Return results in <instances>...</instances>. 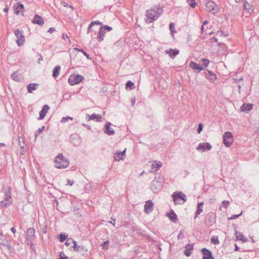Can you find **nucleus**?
I'll return each instance as SVG.
<instances>
[{
  "instance_id": "nucleus-48",
  "label": "nucleus",
  "mask_w": 259,
  "mask_h": 259,
  "mask_svg": "<svg viewBox=\"0 0 259 259\" xmlns=\"http://www.w3.org/2000/svg\"><path fill=\"white\" fill-rule=\"evenodd\" d=\"M190 3L189 4V5L192 8H195V7L196 5V3L195 2V0H190Z\"/></svg>"
},
{
  "instance_id": "nucleus-34",
  "label": "nucleus",
  "mask_w": 259,
  "mask_h": 259,
  "mask_svg": "<svg viewBox=\"0 0 259 259\" xmlns=\"http://www.w3.org/2000/svg\"><path fill=\"white\" fill-rule=\"evenodd\" d=\"M8 241L6 237L0 232V244L2 245H6V243Z\"/></svg>"
},
{
  "instance_id": "nucleus-5",
  "label": "nucleus",
  "mask_w": 259,
  "mask_h": 259,
  "mask_svg": "<svg viewBox=\"0 0 259 259\" xmlns=\"http://www.w3.org/2000/svg\"><path fill=\"white\" fill-rule=\"evenodd\" d=\"M146 17L148 18V19H146V22L147 23H151L152 21L156 20L158 19L159 14H158L157 12L154 10H147Z\"/></svg>"
},
{
  "instance_id": "nucleus-51",
  "label": "nucleus",
  "mask_w": 259,
  "mask_h": 259,
  "mask_svg": "<svg viewBox=\"0 0 259 259\" xmlns=\"http://www.w3.org/2000/svg\"><path fill=\"white\" fill-rule=\"evenodd\" d=\"M108 243H109L108 241H104L103 242V244L102 245L103 246V248H105L106 249H107L108 247Z\"/></svg>"
},
{
  "instance_id": "nucleus-45",
  "label": "nucleus",
  "mask_w": 259,
  "mask_h": 259,
  "mask_svg": "<svg viewBox=\"0 0 259 259\" xmlns=\"http://www.w3.org/2000/svg\"><path fill=\"white\" fill-rule=\"evenodd\" d=\"M229 204L230 202L229 201L224 200L222 201V205L225 208H227L228 207Z\"/></svg>"
},
{
  "instance_id": "nucleus-30",
  "label": "nucleus",
  "mask_w": 259,
  "mask_h": 259,
  "mask_svg": "<svg viewBox=\"0 0 259 259\" xmlns=\"http://www.w3.org/2000/svg\"><path fill=\"white\" fill-rule=\"evenodd\" d=\"M38 84L37 83H30L27 85L28 91L29 93H32V92L38 88Z\"/></svg>"
},
{
  "instance_id": "nucleus-4",
  "label": "nucleus",
  "mask_w": 259,
  "mask_h": 259,
  "mask_svg": "<svg viewBox=\"0 0 259 259\" xmlns=\"http://www.w3.org/2000/svg\"><path fill=\"white\" fill-rule=\"evenodd\" d=\"M233 142V138L232 134L231 132H226L223 135V142L225 145L229 147L232 145Z\"/></svg>"
},
{
  "instance_id": "nucleus-61",
  "label": "nucleus",
  "mask_w": 259,
  "mask_h": 259,
  "mask_svg": "<svg viewBox=\"0 0 259 259\" xmlns=\"http://www.w3.org/2000/svg\"><path fill=\"white\" fill-rule=\"evenodd\" d=\"M11 231L14 233L15 234L16 232V229L14 228V227H12L11 229Z\"/></svg>"
},
{
  "instance_id": "nucleus-41",
  "label": "nucleus",
  "mask_w": 259,
  "mask_h": 259,
  "mask_svg": "<svg viewBox=\"0 0 259 259\" xmlns=\"http://www.w3.org/2000/svg\"><path fill=\"white\" fill-rule=\"evenodd\" d=\"M169 29L171 31V33L173 34L174 33H176V31L175 30V26L174 23H170L169 24Z\"/></svg>"
},
{
  "instance_id": "nucleus-25",
  "label": "nucleus",
  "mask_w": 259,
  "mask_h": 259,
  "mask_svg": "<svg viewBox=\"0 0 259 259\" xmlns=\"http://www.w3.org/2000/svg\"><path fill=\"white\" fill-rule=\"evenodd\" d=\"M14 13L18 15L20 12L24 9V6L22 4H20L19 3H18L16 5H15L14 7Z\"/></svg>"
},
{
  "instance_id": "nucleus-32",
  "label": "nucleus",
  "mask_w": 259,
  "mask_h": 259,
  "mask_svg": "<svg viewBox=\"0 0 259 259\" xmlns=\"http://www.w3.org/2000/svg\"><path fill=\"white\" fill-rule=\"evenodd\" d=\"M88 116H89V120H95L96 119V120L97 121H100V119L101 118V117L100 115H97L95 113H94L91 115H88Z\"/></svg>"
},
{
  "instance_id": "nucleus-36",
  "label": "nucleus",
  "mask_w": 259,
  "mask_h": 259,
  "mask_svg": "<svg viewBox=\"0 0 259 259\" xmlns=\"http://www.w3.org/2000/svg\"><path fill=\"white\" fill-rule=\"evenodd\" d=\"M162 166V164L160 162H158V163H155L154 164H152L151 165L152 169H154V168H156L154 171H156L158 170V169L160 168Z\"/></svg>"
},
{
  "instance_id": "nucleus-2",
  "label": "nucleus",
  "mask_w": 259,
  "mask_h": 259,
  "mask_svg": "<svg viewBox=\"0 0 259 259\" xmlns=\"http://www.w3.org/2000/svg\"><path fill=\"white\" fill-rule=\"evenodd\" d=\"M172 197L175 204H182L180 202L181 200H183L184 203L187 200L186 195L182 193L181 191L178 192H174L172 195Z\"/></svg>"
},
{
  "instance_id": "nucleus-23",
  "label": "nucleus",
  "mask_w": 259,
  "mask_h": 259,
  "mask_svg": "<svg viewBox=\"0 0 259 259\" xmlns=\"http://www.w3.org/2000/svg\"><path fill=\"white\" fill-rule=\"evenodd\" d=\"M186 250L184 252V254L187 256H190L192 253V250L193 249V244H187L186 247Z\"/></svg>"
},
{
  "instance_id": "nucleus-53",
  "label": "nucleus",
  "mask_w": 259,
  "mask_h": 259,
  "mask_svg": "<svg viewBox=\"0 0 259 259\" xmlns=\"http://www.w3.org/2000/svg\"><path fill=\"white\" fill-rule=\"evenodd\" d=\"M184 237V235L182 232L181 231L180 233L178 235V239L179 240L183 239Z\"/></svg>"
},
{
  "instance_id": "nucleus-3",
  "label": "nucleus",
  "mask_w": 259,
  "mask_h": 259,
  "mask_svg": "<svg viewBox=\"0 0 259 259\" xmlns=\"http://www.w3.org/2000/svg\"><path fill=\"white\" fill-rule=\"evenodd\" d=\"M112 30V28L108 25H102L98 32L97 39L99 42H101L104 40L105 34L107 31H110Z\"/></svg>"
},
{
  "instance_id": "nucleus-15",
  "label": "nucleus",
  "mask_w": 259,
  "mask_h": 259,
  "mask_svg": "<svg viewBox=\"0 0 259 259\" xmlns=\"http://www.w3.org/2000/svg\"><path fill=\"white\" fill-rule=\"evenodd\" d=\"M111 123L107 122L105 125L104 129V132L105 134L109 136L113 135L115 134V132L113 129L110 127Z\"/></svg>"
},
{
  "instance_id": "nucleus-62",
  "label": "nucleus",
  "mask_w": 259,
  "mask_h": 259,
  "mask_svg": "<svg viewBox=\"0 0 259 259\" xmlns=\"http://www.w3.org/2000/svg\"><path fill=\"white\" fill-rule=\"evenodd\" d=\"M235 251H239V247L236 244H235Z\"/></svg>"
},
{
  "instance_id": "nucleus-46",
  "label": "nucleus",
  "mask_w": 259,
  "mask_h": 259,
  "mask_svg": "<svg viewBox=\"0 0 259 259\" xmlns=\"http://www.w3.org/2000/svg\"><path fill=\"white\" fill-rule=\"evenodd\" d=\"M217 34L219 36H224L225 37H227L228 35V33L225 34L224 32L222 31H218Z\"/></svg>"
},
{
  "instance_id": "nucleus-57",
  "label": "nucleus",
  "mask_w": 259,
  "mask_h": 259,
  "mask_svg": "<svg viewBox=\"0 0 259 259\" xmlns=\"http://www.w3.org/2000/svg\"><path fill=\"white\" fill-rule=\"evenodd\" d=\"M61 4L65 7H69V5L67 4V3H65L64 2H62L61 3Z\"/></svg>"
},
{
  "instance_id": "nucleus-49",
  "label": "nucleus",
  "mask_w": 259,
  "mask_h": 259,
  "mask_svg": "<svg viewBox=\"0 0 259 259\" xmlns=\"http://www.w3.org/2000/svg\"><path fill=\"white\" fill-rule=\"evenodd\" d=\"M202 127H203L202 123H199V125H198V127L197 128V132L198 134H200L201 133V132L202 130Z\"/></svg>"
},
{
  "instance_id": "nucleus-42",
  "label": "nucleus",
  "mask_w": 259,
  "mask_h": 259,
  "mask_svg": "<svg viewBox=\"0 0 259 259\" xmlns=\"http://www.w3.org/2000/svg\"><path fill=\"white\" fill-rule=\"evenodd\" d=\"M67 237V235L63 234H61L59 237L60 241L61 242L64 241L66 239Z\"/></svg>"
},
{
  "instance_id": "nucleus-11",
  "label": "nucleus",
  "mask_w": 259,
  "mask_h": 259,
  "mask_svg": "<svg viewBox=\"0 0 259 259\" xmlns=\"http://www.w3.org/2000/svg\"><path fill=\"white\" fill-rule=\"evenodd\" d=\"M211 146L209 143H200L196 149L198 151L204 152L205 150H210L211 149Z\"/></svg>"
},
{
  "instance_id": "nucleus-28",
  "label": "nucleus",
  "mask_w": 259,
  "mask_h": 259,
  "mask_svg": "<svg viewBox=\"0 0 259 259\" xmlns=\"http://www.w3.org/2000/svg\"><path fill=\"white\" fill-rule=\"evenodd\" d=\"M189 66L193 69L198 70L199 72L203 69V67H200L198 64L193 61L190 63Z\"/></svg>"
},
{
  "instance_id": "nucleus-26",
  "label": "nucleus",
  "mask_w": 259,
  "mask_h": 259,
  "mask_svg": "<svg viewBox=\"0 0 259 259\" xmlns=\"http://www.w3.org/2000/svg\"><path fill=\"white\" fill-rule=\"evenodd\" d=\"M166 54H168L169 56L171 58H174L175 57L179 54V50L169 49L165 51Z\"/></svg>"
},
{
  "instance_id": "nucleus-43",
  "label": "nucleus",
  "mask_w": 259,
  "mask_h": 259,
  "mask_svg": "<svg viewBox=\"0 0 259 259\" xmlns=\"http://www.w3.org/2000/svg\"><path fill=\"white\" fill-rule=\"evenodd\" d=\"M201 61H202V63L203 65L204 66V67H206L209 64V61L206 59H201Z\"/></svg>"
},
{
  "instance_id": "nucleus-16",
  "label": "nucleus",
  "mask_w": 259,
  "mask_h": 259,
  "mask_svg": "<svg viewBox=\"0 0 259 259\" xmlns=\"http://www.w3.org/2000/svg\"><path fill=\"white\" fill-rule=\"evenodd\" d=\"M153 205L154 204L151 200L147 201L144 205V211L145 213H149L152 212Z\"/></svg>"
},
{
  "instance_id": "nucleus-63",
  "label": "nucleus",
  "mask_w": 259,
  "mask_h": 259,
  "mask_svg": "<svg viewBox=\"0 0 259 259\" xmlns=\"http://www.w3.org/2000/svg\"><path fill=\"white\" fill-rule=\"evenodd\" d=\"M40 55V58L38 59V63L39 64L40 62V61H42L43 60V58H42V57L40 55V54H39Z\"/></svg>"
},
{
  "instance_id": "nucleus-27",
  "label": "nucleus",
  "mask_w": 259,
  "mask_h": 259,
  "mask_svg": "<svg viewBox=\"0 0 259 259\" xmlns=\"http://www.w3.org/2000/svg\"><path fill=\"white\" fill-rule=\"evenodd\" d=\"M244 9L249 13H250L253 11L252 6L250 4L248 3L246 0L244 1Z\"/></svg>"
},
{
  "instance_id": "nucleus-7",
  "label": "nucleus",
  "mask_w": 259,
  "mask_h": 259,
  "mask_svg": "<svg viewBox=\"0 0 259 259\" xmlns=\"http://www.w3.org/2000/svg\"><path fill=\"white\" fill-rule=\"evenodd\" d=\"M83 77L80 74L71 75L68 79V82L70 85H73L80 82Z\"/></svg>"
},
{
  "instance_id": "nucleus-14",
  "label": "nucleus",
  "mask_w": 259,
  "mask_h": 259,
  "mask_svg": "<svg viewBox=\"0 0 259 259\" xmlns=\"http://www.w3.org/2000/svg\"><path fill=\"white\" fill-rule=\"evenodd\" d=\"M201 252L203 254L202 259H214L211 252L205 248H203L201 250Z\"/></svg>"
},
{
  "instance_id": "nucleus-37",
  "label": "nucleus",
  "mask_w": 259,
  "mask_h": 259,
  "mask_svg": "<svg viewBox=\"0 0 259 259\" xmlns=\"http://www.w3.org/2000/svg\"><path fill=\"white\" fill-rule=\"evenodd\" d=\"M210 242L214 244H218L219 243L218 237L214 236H212L210 239Z\"/></svg>"
},
{
  "instance_id": "nucleus-29",
  "label": "nucleus",
  "mask_w": 259,
  "mask_h": 259,
  "mask_svg": "<svg viewBox=\"0 0 259 259\" xmlns=\"http://www.w3.org/2000/svg\"><path fill=\"white\" fill-rule=\"evenodd\" d=\"M203 204L204 203L202 202L198 203L197 210L195 212V219H196L198 216V215H199V214L202 211V207L203 206Z\"/></svg>"
},
{
  "instance_id": "nucleus-18",
  "label": "nucleus",
  "mask_w": 259,
  "mask_h": 259,
  "mask_svg": "<svg viewBox=\"0 0 259 259\" xmlns=\"http://www.w3.org/2000/svg\"><path fill=\"white\" fill-rule=\"evenodd\" d=\"M35 230L34 228H30L27 229V241L31 242L32 240L34 237Z\"/></svg>"
},
{
  "instance_id": "nucleus-17",
  "label": "nucleus",
  "mask_w": 259,
  "mask_h": 259,
  "mask_svg": "<svg viewBox=\"0 0 259 259\" xmlns=\"http://www.w3.org/2000/svg\"><path fill=\"white\" fill-rule=\"evenodd\" d=\"M50 107L48 105H45L43 107L41 111L39 112V117L38 119L41 120L44 118L46 114L48 112V111L49 110Z\"/></svg>"
},
{
  "instance_id": "nucleus-50",
  "label": "nucleus",
  "mask_w": 259,
  "mask_h": 259,
  "mask_svg": "<svg viewBox=\"0 0 259 259\" xmlns=\"http://www.w3.org/2000/svg\"><path fill=\"white\" fill-rule=\"evenodd\" d=\"M93 26V23H91L90 24V25H89V27L88 28V31H87V33H89L90 32H91L92 31V27Z\"/></svg>"
},
{
  "instance_id": "nucleus-59",
  "label": "nucleus",
  "mask_w": 259,
  "mask_h": 259,
  "mask_svg": "<svg viewBox=\"0 0 259 259\" xmlns=\"http://www.w3.org/2000/svg\"><path fill=\"white\" fill-rule=\"evenodd\" d=\"M7 245H4V246H6L9 249L11 248V246L10 244L8 242V241L6 243Z\"/></svg>"
},
{
  "instance_id": "nucleus-33",
  "label": "nucleus",
  "mask_w": 259,
  "mask_h": 259,
  "mask_svg": "<svg viewBox=\"0 0 259 259\" xmlns=\"http://www.w3.org/2000/svg\"><path fill=\"white\" fill-rule=\"evenodd\" d=\"M11 77L13 80L17 81H20L21 80V78L19 76L18 71L13 72L11 75Z\"/></svg>"
},
{
  "instance_id": "nucleus-56",
  "label": "nucleus",
  "mask_w": 259,
  "mask_h": 259,
  "mask_svg": "<svg viewBox=\"0 0 259 259\" xmlns=\"http://www.w3.org/2000/svg\"><path fill=\"white\" fill-rule=\"evenodd\" d=\"M56 30L55 28L54 27H51L49 30H48V32L50 33H52L53 32H54Z\"/></svg>"
},
{
  "instance_id": "nucleus-60",
  "label": "nucleus",
  "mask_w": 259,
  "mask_h": 259,
  "mask_svg": "<svg viewBox=\"0 0 259 259\" xmlns=\"http://www.w3.org/2000/svg\"><path fill=\"white\" fill-rule=\"evenodd\" d=\"M135 102H136V99L135 98H133V99H132L131 103H132V105L133 106H134L135 105Z\"/></svg>"
},
{
  "instance_id": "nucleus-58",
  "label": "nucleus",
  "mask_w": 259,
  "mask_h": 259,
  "mask_svg": "<svg viewBox=\"0 0 259 259\" xmlns=\"http://www.w3.org/2000/svg\"><path fill=\"white\" fill-rule=\"evenodd\" d=\"M67 182H68L67 184H69L70 186H72L74 183L73 180H68Z\"/></svg>"
},
{
  "instance_id": "nucleus-39",
  "label": "nucleus",
  "mask_w": 259,
  "mask_h": 259,
  "mask_svg": "<svg viewBox=\"0 0 259 259\" xmlns=\"http://www.w3.org/2000/svg\"><path fill=\"white\" fill-rule=\"evenodd\" d=\"M134 87V83L132 82V81H127L126 83V89H127L128 88H130L132 89Z\"/></svg>"
},
{
  "instance_id": "nucleus-9",
  "label": "nucleus",
  "mask_w": 259,
  "mask_h": 259,
  "mask_svg": "<svg viewBox=\"0 0 259 259\" xmlns=\"http://www.w3.org/2000/svg\"><path fill=\"white\" fill-rule=\"evenodd\" d=\"M14 34L17 38L16 41L19 46H22L24 45L25 41L24 36L23 34V31H20L19 29H17L14 30Z\"/></svg>"
},
{
  "instance_id": "nucleus-22",
  "label": "nucleus",
  "mask_w": 259,
  "mask_h": 259,
  "mask_svg": "<svg viewBox=\"0 0 259 259\" xmlns=\"http://www.w3.org/2000/svg\"><path fill=\"white\" fill-rule=\"evenodd\" d=\"M253 104H243L240 107L241 111L247 112L251 110L252 108Z\"/></svg>"
},
{
  "instance_id": "nucleus-55",
  "label": "nucleus",
  "mask_w": 259,
  "mask_h": 259,
  "mask_svg": "<svg viewBox=\"0 0 259 259\" xmlns=\"http://www.w3.org/2000/svg\"><path fill=\"white\" fill-rule=\"evenodd\" d=\"M19 142L20 143V146L21 147V148L22 149V148H24L25 146V144L24 142V141H23L22 142V144H21V140H20V138H19Z\"/></svg>"
},
{
  "instance_id": "nucleus-24",
  "label": "nucleus",
  "mask_w": 259,
  "mask_h": 259,
  "mask_svg": "<svg viewBox=\"0 0 259 259\" xmlns=\"http://www.w3.org/2000/svg\"><path fill=\"white\" fill-rule=\"evenodd\" d=\"M236 239V240H241L243 242H245L247 241V239L245 238L243 234L241 232H237L235 231Z\"/></svg>"
},
{
  "instance_id": "nucleus-20",
  "label": "nucleus",
  "mask_w": 259,
  "mask_h": 259,
  "mask_svg": "<svg viewBox=\"0 0 259 259\" xmlns=\"http://www.w3.org/2000/svg\"><path fill=\"white\" fill-rule=\"evenodd\" d=\"M166 216L174 223H176L178 221L177 215L173 210H171L169 213H167Z\"/></svg>"
},
{
  "instance_id": "nucleus-13",
  "label": "nucleus",
  "mask_w": 259,
  "mask_h": 259,
  "mask_svg": "<svg viewBox=\"0 0 259 259\" xmlns=\"http://www.w3.org/2000/svg\"><path fill=\"white\" fill-rule=\"evenodd\" d=\"M32 22L33 24H36L39 25V26H42L45 23V20L40 16L38 15H35L34 16Z\"/></svg>"
},
{
  "instance_id": "nucleus-35",
  "label": "nucleus",
  "mask_w": 259,
  "mask_h": 259,
  "mask_svg": "<svg viewBox=\"0 0 259 259\" xmlns=\"http://www.w3.org/2000/svg\"><path fill=\"white\" fill-rule=\"evenodd\" d=\"M123 159V157L121 156V155L120 153H119V151H117L114 155V159L116 161H119L121 159Z\"/></svg>"
},
{
  "instance_id": "nucleus-12",
  "label": "nucleus",
  "mask_w": 259,
  "mask_h": 259,
  "mask_svg": "<svg viewBox=\"0 0 259 259\" xmlns=\"http://www.w3.org/2000/svg\"><path fill=\"white\" fill-rule=\"evenodd\" d=\"M74 245L73 246L74 250L76 251H78L81 253H85L87 252V249L85 246L83 245H78L77 242L75 241H73Z\"/></svg>"
},
{
  "instance_id": "nucleus-52",
  "label": "nucleus",
  "mask_w": 259,
  "mask_h": 259,
  "mask_svg": "<svg viewBox=\"0 0 259 259\" xmlns=\"http://www.w3.org/2000/svg\"><path fill=\"white\" fill-rule=\"evenodd\" d=\"M73 241H74L71 238L68 239L65 242V244L68 246L69 244H70L72 242H73Z\"/></svg>"
},
{
  "instance_id": "nucleus-19",
  "label": "nucleus",
  "mask_w": 259,
  "mask_h": 259,
  "mask_svg": "<svg viewBox=\"0 0 259 259\" xmlns=\"http://www.w3.org/2000/svg\"><path fill=\"white\" fill-rule=\"evenodd\" d=\"M70 140L75 146L79 145L80 141L78 136L77 134H72L70 137Z\"/></svg>"
},
{
  "instance_id": "nucleus-38",
  "label": "nucleus",
  "mask_w": 259,
  "mask_h": 259,
  "mask_svg": "<svg viewBox=\"0 0 259 259\" xmlns=\"http://www.w3.org/2000/svg\"><path fill=\"white\" fill-rule=\"evenodd\" d=\"M75 50H76L78 52H80L81 53H82V55H84L89 60H91V58L90 57V56L85 52H84L83 49H78V48H74Z\"/></svg>"
},
{
  "instance_id": "nucleus-40",
  "label": "nucleus",
  "mask_w": 259,
  "mask_h": 259,
  "mask_svg": "<svg viewBox=\"0 0 259 259\" xmlns=\"http://www.w3.org/2000/svg\"><path fill=\"white\" fill-rule=\"evenodd\" d=\"M45 126H42L41 128H39L35 133V139H36L37 137L41 134V133L44 131L45 130Z\"/></svg>"
},
{
  "instance_id": "nucleus-6",
  "label": "nucleus",
  "mask_w": 259,
  "mask_h": 259,
  "mask_svg": "<svg viewBox=\"0 0 259 259\" xmlns=\"http://www.w3.org/2000/svg\"><path fill=\"white\" fill-rule=\"evenodd\" d=\"M5 199L4 200L0 201L1 207H7L11 204V192L10 189L9 188L8 190L6 191L5 193Z\"/></svg>"
},
{
  "instance_id": "nucleus-54",
  "label": "nucleus",
  "mask_w": 259,
  "mask_h": 259,
  "mask_svg": "<svg viewBox=\"0 0 259 259\" xmlns=\"http://www.w3.org/2000/svg\"><path fill=\"white\" fill-rule=\"evenodd\" d=\"M91 23H93V25L94 24L101 25L102 26L103 25L102 23L100 21H98V20H97V21H92Z\"/></svg>"
},
{
  "instance_id": "nucleus-44",
  "label": "nucleus",
  "mask_w": 259,
  "mask_h": 259,
  "mask_svg": "<svg viewBox=\"0 0 259 259\" xmlns=\"http://www.w3.org/2000/svg\"><path fill=\"white\" fill-rule=\"evenodd\" d=\"M242 213V211L239 214L233 215L230 218H229V220H234L238 218L241 215Z\"/></svg>"
},
{
  "instance_id": "nucleus-10",
  "label": "nucleus",
  "mask_w": 259,
  "mask_h": 259,
  "mask_svg": "<svg viewBox=\"0 0 259 259\" xmlns=\"http://www.w3.org/2000/svg\"><path fill=\"white\" fill-rule=\"evenodd\" d=\"M161 188V184L159 181L154 179L152 181L150 188L153 192H158Z\"/></svg>"
},
{
  "instance_id": "nucleus-21",
  "label": "nucleus",
  "mask_w": 259,
  "mask_h": 259,
  "mask_svg": "<svg viewBox=\"0 0 259 259\" xmlns=\"http://www.w3.org/2000/svg\"><path fill=\"white\" fill-rule=\"evenodd\" d=\"M204 74L205 77L211 81H214L217 79L216 75L210 71L206 70Z\"/></svg>"
},
{
  "instance_id": "nucleus-31",
  "label": "nucleus",
  "mask_w": 259,
  "mask_h": 259,
  "mask_svg": "<svg viewBox=\"0 0 259 259\" xmlns=\"http://www.w3.org/2000/svg\"><path fill=\"white\" fill-rule=\"evenodd\" d=\"M61 67L60 66H56L53 70V76L56 78L59 74Z\"/></svg>"
},
{
  "instance_id": "nucleus-8",
  "label": "nucleus",
  "mask_w": 259,
  "mask_h": 259,
  "mask_svg": "<svg viewBox=\"0 0 259 259\" xmlns=\"http://www.w3.org/2000/svg\"><path fill=\"white\" fill-rule=\"evenodd\" d=\"M205 6L207 11L212 12L214 14L219 11V7L212 1L207 2Z\"/></svg>"
},
{
  "instance_id": "nucleus-64",
  "label": "nucleus",
  "mask_w": 259,
  "mask_h": 259,
  "mask_svg": "<svg viewBox=\"0 0 259 259\" xmlns=\"http://www.w3.org/2000/svg\"><path fill=\"white\" fill-rule=\"evenodd\" d=\"M59 259H69V258H68V257L67 256H65L64 257L61 256V257H60Z\"/></svg>"
},
{
  "instance_id": "nucleus-1",
  "label": "nucleus",
  "mask_w": 259,
  "mask_h": 259,
  "mask_svg": "<svg viewBox=\"0 0 259 259\" xmlns=\"http://www.w3.org/2000/svg\"><path fill=\"white\" fill-rule=\"evenodd\" d=\"M55 163V166L57 168H66L68 166L69 161L67 159L64 158L62 154H59L54 159Z\"/></svg>"
},
{
  "instance_id": "nucleus-47",
  "label": "nucleus",
  "mask_w": 259,
  "mask_h": 259,
  "mask_svg": "<svg viewBox=\"0 0 259 259\" xmlns=\"http://www.w3.org/2000/svg\"><path fill=\"white\" fill-rule=\"evenodd\" d=\"M69 119H72V117H71L69 116L64 117L62 118L61 121L62 122H66L68 121Z\"/></svg>"
}]
</instances>
